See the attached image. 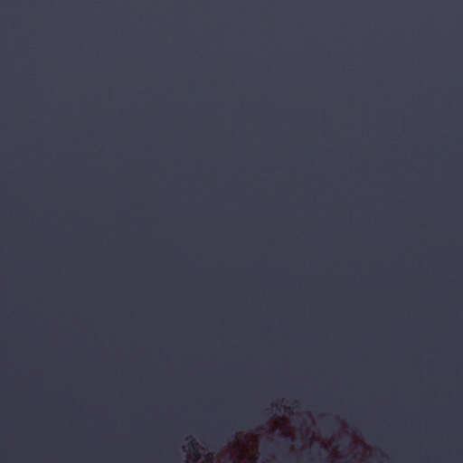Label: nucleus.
Returning a JSON list of instances; mask_svg holds the SVG:
<instances>
[{"label": "nucleus", "instance_id": "obj_1", "mask_svg": "<svg viewBox=\"0 0 463 463\" xmlns=\"http://www.w3.org/2000/svg\"><path fill=\"white\" fill-rule=\"evenodd\" d=\"M267 421V415L260 411L252 414L241 416L225 424L210 437L212 445H224L230 438L234 437V430L237 429H250L259 426Z\"/></svg>", "mask_w": 463, "mask_h": 463}, {"label": "nucleus", "instance_id": "obj_2", "mask_svg": "<svg viewBox=\"0 0 463 463\" xmlns=\"http://www.w3.org/2000/svg\"><path fill=\"white\" fill-rule=\"evenodd\" d=\"M350 444H351V440H350V439H346V440H345V445H346V446H349Z\"/></svg>", "mask_w": 463, "mask_h": 463}, {"label": "nucleus", "instance_id": "obj_3", "mask_svg": "<svg viewBox=\"0 0 463 463\" xmlns=\"http://www.w3.org/2000/svg\"><path fill=\"white\" fill-rule=\"evenodd\" d=\"M329 425H330V423H329V422H325V423H324V427H325V429H326V428H327Z\"/></svg>", "mask_w": 463, "mask_h": 463}, {"label": "nucleus", "instance_id": "obj_4", "mask_svg": "<svg viewBox=\"0 0 463 463\" xmlns=\"http://www.w3.org/2000/svg\"><path fill=\"white\" fill-rule=\"evenodd\" d=\"M317 452L320 453V452H322V449H317Z\"/></svg>", "mask_w": 463, "mask_h": 463}]
</instances>
